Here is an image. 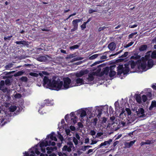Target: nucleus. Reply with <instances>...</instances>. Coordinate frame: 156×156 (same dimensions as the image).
<instances>
[{
    "instance_id": "338daca9",
    "label": "nucleus",
    "mask_w": 156,
    "mask_h": 156,
    "mask_svg": "<svg viewBox=\"0 0 156 156\" xmlns=\"http://www.w3.org/2000/svg\"><path fill=\"white\" fill-rule=\"evenodd\" d=\"M114 105H115V109H117V108L118 107V106H119V105L118 102H115V103Z\"/></svg>"
},
{
    "instance_id": "bb28decb",
    "label": "nucleus",
    "mask_w": 156,
    "mask_h": 156,
    "mask_svg": "<svg viewBox=\"0 0 156 156\" xmlns=\"http://www.w3.org/2000/svg\"><path fill=\"white\" fill-rule=\"evenodd\" d=\"M140 57L141 56L140 55H137L135 56H132L131 57V58L136 60L139 59L138 60H139L140 59Z\"/></svg>"
},
{
    "instance_id": "4c0bfd02",
    "label": "nucleus",
    "mask_w": 156,
    "mask_h": 156,
    "mask_svg": "<svg viewBox=\"0 0 156 156\" xmlns=\"http://www.w3.org/2000/svg\"><path fill=\"white\" fill-rule=\"evenodd\" d=\"M13 66V64L12 63L9 64L5 66V68L7 69L12 67Z\"/></svg>"
},
{
    "instance_id": "69168bd1",
    "label": "nucleus",
    "mask_w": 156,
    "mask_h": 156,
    "mask_svg": "<svg viewBox=\"0 0 156 156\" xmlns=\"http://www.w3.org/2000/svg\"><path fill=\"white\" fill-rule=\"evenodd\" d=\"M96 11L95 10H93V9H89V13H90V14L92 13H93V12H94Z\"/></svg>"
},
{
    "instance_id": "c03bdc74",
    "label": "nucleus",
    "mask_w": 156,
    "mask_h": 156,
    "mask_svg": "<svg viewBox=\"0 0 156 156\" xmlns=\"http://www.w3.org/2000/svg\"><path fill=\"white\" fill-rule=\"evenodd\" d=\"M128 55V52H126L123 55H122L120 57L122 58L126 57Z\"/></svg>"
},
{
    "instance_id": "39448f33",
    "label": "nucleus",
    "mask_w": 156,
    "mask_h": 156,
    "mask_svg": "<svg viewBox=\"0 0 156 156\" xmlns=\"http://www.w3.org/2000/svg\"><path fill=\"white\" fill-rule=\"evenodd\" d=\"M81 20L76 19L73 20L72 21V24L73 27L71 30V32H74L77 30L78 28V23L81 21Z\"/></svg>"
},
{
    "instance_id": "864d4df0",
    "label": "nucleus",
    "mask_w": 156,
    "mask_h": 156,
    "mask_svg": "<svg viewBox=\"0 0 156 156\" xmlns=\"http://www.w3.org/2000/svg\"><path fill=\"white\" fill-rule=\"evenodd\" d=\"M151 105L153 107H156V101H152Z\"/></svg>"
},
{
    "instance_id": "f3484780",
    "label": "nucleus",
    "mask_w": 156,
    "mask_h": 156,
    "mask_svg": "<svg viewBox=\"0 0 156 156\" xmlns=\"http://www.w3.org/2000/svg\"><path fill=\"white\" fill-rule=\"evenodd\" d=\"M75 82L76 84H80L81 85L84 84V81L82 78H78L76 79Z\"/></svg>"
},
{
    "instance_id": "052dcab7",
    "label": "nucleus",
    "mask_w": 156,
    "mask_h": 156,
    "mask_svg": "<svg viewBox=\"0 0 156 156\" xmlns=\"http://www.w3.org/2000/svg\"><path fill=\"white\" fill-rule=\"evenodd\" d=\"M58 137L61 140V141H62L63 140V137L60 134H58Z\"/></svg>"
},
{
    "instance_id": "774afa93",
    "label": "nucleus",
    "mask_w": 156,
    "mask_h": 156,
    "mask_svg": "<svg viewBox=\"0 0 156 156\" xmlns=\"http://www.w3.org/2000/svg\"><path fill=\"white\" fill-rule=\"evenodd\" d=\"M76 138L78 140H80V137L78 133H76L75 135Z\"/></svg>"
},
{
    "instance_id": "de8ad7c7",
    "label": "nucleus",
    "mask_w": 156,
    "mask_h": 156,
    "mask_svg": "<svg viewBox=\"0 0 156 156\" xmlns=\"http://www.w3.org/2000/svg\"><path fill=\"white\" fill-rule=\"evenodd\" d=\"M126 110L128 115H130L131 114V112L129 108H126Z\"/></svg>"
},
{
    "instance_id": "423d86ee",
    "label": "nucleus",
    "mask_w": 156,
    "mask_h": 156,
    "mask_svg": "<svg viewBox=\"0 0 156 156\" xmlns=\"http://www.w3.org/2000/svg\"><path fill=\"white\" fill-rule=\"evenodd\" d=\"M102 109L100 107L97 108L94 111H93V113L94 112V115H97L98 118L101 117L102 112Z\"/></svg>"
},
{
    "instance_id": "79ce46f5",
    "label": "nucleus",
    "mask_w": 156,
    "mask_h": 156,
    "mask_svg": "<svg viewBox=\"0 0 156 156\" xmlns=\"http://www.w3.org/2000/svg\"><path fill=\"white\" fill-rule=\"evenodd\" d=\"M86 23L84 22L81 26V28L82 30H83L86 28Z\"/></svg>"
},
{
    "instance_id": "0eeeda50",
    "label": "nucleus",
    "mask_w": 156,
    "mask_h": 156,
    "mask_svg": "<svg viewBox=\"0 0 156 156\" xmlns=\"http://www.w3.org/2000/svg\"><path fill=\"white\" fill-rule=\"evenodd\" d=\"M112 140L110 139L108 141H105L104 142L102 143L98 146V148H99L103 146H109L112 142Z\"/></svg>"
},
{
    "instance_id": "a18cd8bd",
    "label": "nucleus",
    "mask_w": 156,
    "mask_h": 156,
    "mask_svg": "<svg viewBox=\"0 0 156 156\" xmlns=\"http://www.w3.org/2000/svg\"><path fill=\"white\" fill-rule=\"evenodd\" d=\"M21 80L23 81L27 82V78L26 77L22 76L21 78Z\"/></svg>"
},
{
    "instance_id": "473e14b6",
    "label": "nucleus",
    "mask_w": 156,
    "mask_h": 156,
    "mask_svg": "<svg viewBox=\"0 0 156 156\" xmlns=\"http://www.w3.org/2000/svg\"><path fill=\"white\" fill-rule=\"evenodd\" d=\"M98 55L97 54L94 55L89 58V59L90 60H93L94 59L98 57Z\"/></svg>"
},
{
    "instance_id": "6e6552de",
    "label": "nucleus",
    "mask_w": 156,
    "mask_h": 156,
    "mask_svg": "<svg viewBox=\"0 0 156 156\" xmlns=\"http://www.w3.org/2000/svg\"><path fill=\"white\" fill-rule=\"evenodd\" d=\"M15 43L17 44L22 45V46H26L28 47L29 45L28 42V41L23 40L20 41H16Z\"/></svg>"
},
{
    "instance_id": "cd10ccee",
    "label": "nucleus",
    "mask_w": 156,
    "mask_h": 156,
    "mask_svg": "<svg viewBox=\"0 0 156 156\" xmlns=\"http://www.w3.org/2000/svg\"><path fill=\"white\" fill-rule=\"evenodd\" d=\"M87 114L86 111L84 110L82 111L80 115V116L81 118L84 117Z\"/></svg>"
},
{
    "instance_id": "aec40b11",
    "label": "nucleus",
    "mask_w": 156,
    "mask_h": 156,
    "mask_svg": "<svg viewBox=\"0 0 156 156\" xmlns=\"http://www.w3.org/2000/svg\"><path fill=\"white\" fill-rule=\"evenodd\" d=\"M116 74V72L112 70V68L110 67V71L109 72V76L110 77H112L114 76Z\"/></svg>"
},
{
    "instance_id": "680f3d73",
    "label": "nucleus",
    "mask_w": 156,
    "mask_h": 156,
    "mask_svg": "<svg viewBox=\"0 0 156 156\" xmlns=\"http://www.w3.org/2000/svg\"><path fill=\"white\" fill-rule=\"evenodd\" d=\"M137 26V25L136 24H135L133 25H129V27L131 28H134L136 27Z\"/></svg>"
},
{
    "instance_id": "c85d7f7f",
    "label": "nucleus",
    "mask_w": 156,
    "mask_h": 156,
    "mask_svg": "<svg viewBox=\"0 0 156 156\" xmlns=\"http://www.w3.org/2000/svg\"><path fill=\"white\" fill-rule=\"evenodd\" d=\"M17 107L16 106H11L9 108V110L11 112H13L16 110Z\"/></svg>"
},
{
    "instance_id": "c9c22d12",
    "label": "nucleus",
    "mask_w": 156,
    "mask_h": 156,
    "mask_svg": "<svg viewBox=\"0 0 156 156\" xmlns=\"http://www.w3.org/2000/svg\"><path fill=\"white\" fill-rule=\"evenodd\" d=\"M142 101L144 102H145L147 100V98L146 95H143L142 96Z\"/></svg>"
},
{
    "instance_id": "6e6d98bb",
    "label": "nucleus",
    "mask_w": 156,
    "mask_h": 156,
    "mask_svg": "<svg viewBox=\"0 0 156 156\" xmlns=\"http://www.w3.org/2000/svg\"><path fill=\"white\" fill-rule=\"evenodd\" d=\"M138 112L139 113H140L141 114H143L144 112V110L143 108H140V109L138 110Z\"/></svg>"
},
{
    "instance_id": "09e8293b",
    "label": "nucleus",
    "mask_w": 156,
    "mask_h": 156,
    "mask_svg": "<svg viewBox=\"0 0 156 156\" xmlns=\"http://www.w3.org/2000/svg\"><path fill=\"white\" fill-rule=\"evenodd\" d=\"M23 73L22 71H19L16 73V76H21L23 74Z\"/></svg>"
},
{
    "instance_id": "37998d69",
    "label": "nucleus",
    "mask_w": 156,
    "mask_h": 156,
    "mask_svg": "<svg viewBox=\"0 0 156 156\" xmlns=\"http://www.w3.org/2000/svg\"><path fill=\"white\" fill-rule=\"evenodd\" d=\"M5 83L6 85H10V80L8 79H6L5 80Z\"/></svg>"
},
{
    "instance_id": "8fccbe9b",
    "label": "nucleus",
    "mask_w": 156,
    "mask_h": 156,
    "mask_svg": "<svg viewBox=\"0 0 156 156\" xmlns=\"http://www.w3.org/2000/svg\"><path fill=\"white\" fill-rule=\"evenodd\" d=\"M102 62V61H98L94 63L92 65V66H95V65L99 64Z\"/></svg>"
},
{
    "instance_id": "c756f323",
    "label": "nucleus",
    "mask_w": 156,
    "mask_h": 156,
    "mask_svg": "<svg viewBox=\"0 0 156 156\" xmlns=\"http://www.w3.org/2000/svg\"><path fill=\"white\" fill-rule=\"evenodd\" d=\"M5 84V82L4 80H1L0 82V90H2L3 89V86Z\"/></svg>"
},
{
    "instance_id": "f8f14e48",
    "label": "nucleus",
    "mask_w": 156,
    "mask_h": 156,
    "mask_svg": "<svg viewBox=\"0 0 156 156\" xmlns=\"http://www.w3.org/2000/svg\"><path fill=\"white\" fill-rule=\"evenodd\" d=\"M55 134V133L53 132H52L50 135H48L47 137L48 138L50 137V139L51 140H54L55 141H57V139L56 136H54Z\"/></svg>"
},
{
    "instance_id": "4d7b16f0",
    "label": "nucleus",
    "mask_w": 156,
    "mask_h": 156,
    "mask_svg": "<svg viewBox=\"0 0 156 156\" xmlns=\"http://www.w3.org/2000/svg\"><path fill=\"white\" fill-rule=\"evenodd\" d=\"M30 75H31V76L35 77H37L38 76L37 74L34 73H30Z\"/></svg>"
},
{
    "instance_id": "e433bc0d",
    "label": "nucleus",
    "mask_w": 156,
    "mask_h": 156,
    "mask_svg": "<svg viewBox=\"0 0 156 156\" xmlns=\"http://www.w3.org/2000/svg\"><path fill=\"white\" fill-rule=\"evenodd\" d=\"M134 42L133 41H131V42L129 43L128 44H127L125 46H124V47L125 48H127L131 46H132Z\"/></svg>"
},
{
    "instance_id": "49530a36",
    "label": "nucleus",
    "mask_w": 156,
    "mask_h": 156,
    "mask_svg": "<svg viewBox=\"0 0 156 156\" xmlns=\"http://www.w3.org/2000/svg\"><path fill=\"white\" fill-rule=\"evenodd\" d=\"M12 37V36H8L7 37H4V39L5 41H9L11 40V38Z\"/></svg>"
},
{
    "instance_id": "b1692460",
    "label": "nucleus",
    "mask_w": 156,
    "mask_h": 156,
    "mask_svg": "<svg viewBox=\"0 0 156 156\" xmlns=\"http://www.w3.org/2000/svg\"><path fill=\"white\" fill-rule=\"evenodd\" d=\"M63 150L64 151H67L68 152H70L72 150L70 148L68 147L67 145H64L63 148Z\"/></svg>"
},
{
    "instance_id": "e2e57ef3",
    "label": "nucleus",
    "mask_w": 156,
    "mask_h": 156,
    "mask_svg": "<svg viewBox=\"0 0 156 156\" xmlns=\"http://www.w3.org/2000/svg\"><path fill=\"white\" fill-rule=\"evenodd\" d=\"M82 58L80 57H76L73 59V61H76L81 60Z\"/></svg>"
},
{
    "instance_id": "0e129e2a",
    "label": "nucleus",
    "mask_w": 156,
    "mask_h": 156,
    "mask_svg": "<svg viewBox=\"0 0 156 156\" xmlns=\"http://www.w3.org/2000/svg\"><path fill=\"white\" fill-rule=\"evenodd\" d=\"M105 27H99L98 29V31L99 32H100V31H101L102 30H104V29H105Z\"/></svg>"
},
{
    "instance_id": "4be33fe9",
    "label": "nucleus",
    "mask_w": 156,
    "mask_h": 156,
    "mask_svg": "<svg viewBox=\"0 0 156 156\" xmlns=\"http://www.w3.org/2000/svg\"><path fill=\"white\" fill-rule=\"evenodd\" d=\"M97 121V118H95L94 119H91V122L92 125L94 126H96Z\"/></svg>"
},
{
    "instance_id": "7c9ffc66",
    "label": "nucleus",
    "mask_w": 156,
    "mask_h": 156,
    "mask_svg": "<svg viewBox=\"0 0 156 156\" xmlns=\"http://www.w3.org/2000/svg\"><path fill=\"white\" fill-rule=\"evenodd\" d=\"M151 57L153 59L156 58V51H154L152 52L151 55Z\"/></svg>"
},
{
    "instance_id": "dca6fc26",
    "label": "nucleus",
    "mask_w": 156,
    "mask_h": 156,
    "mask_svg": "<svg viewBox=\"0 0 156 156\" xmlns=\"http://www.w3.org/2000/svg\"><path fill=\"white\" fill-rule=\"evenodd\" d=\"M94 74V73H90L88 74V77L87 78L88 81L91 82L94 80V77L93 76Z\"/></svg>"
},
{
    "instance_id": "2eb2a0df",
    "label": "nucleus",
    "mask_w": 156,
    "mask_h": 156,
    "mask_svg": "<svg viewBox=\"0 0 156 156\" xmlns=\"http://www.w3.org/2000/svg\"><path fill=\"white\" fill-rule=\"evenodd\" d=\"M135 142V140L130 141L129 142H126L125 144V148H129L132 146Z\"/></svg>"
},
{
    "instance_id": "5fc2aeb1",
    "label": "nucleus",
    "mask_w": 156,
    "mask_h": 156,
    "mask_svg": "<svg viewBox=\"0 0 156 156\" xmlns=\"http://www.w3.org/2000/svg\"><path fill=\"white\" fill-rule=\"evenodd\" d=\"M78 125L80 128H82L83 127V124L81 122H78Z\"/></svg>"
},
{
    "instance_id": "ddd939ff",
    "label": "nucleus",
    "mask_w": 156,
    "mask_h": 156,
    "mask_svg": "<svg viewBox=\"0 0 156 156\" xmlns=\"http://www.w3.org/2000/svg\"><path fill=\"white\" fill-rule=\"evenodd\" d=\"M150 57L148 59L147 61V66L149 68H151L153 66V61L152 59H149Z\"/></svg>"
},
{
    "instance_id": "6ab92c4d",
    "label": "nucleus",
    "mask_w": 156,
    "mask_h": 156,
    "mask_svg": "<svg viewBox=\"0 0 156 156\" xmlns=\"http://www.w3.org/2000/svg\"><path fill=\"white\" fill-rule=\"evenodd\" d=\"M147 48V45L144 44L140 46L139 48V50L140 51H144L146 50Z\"/></svg>"
},
{
    "instance_id": "393cba45",
    "label": "nucleus",
    "mask_w": 156,
    "mask_h": 156,
    "mask_svg": "<svg viewBox=\"0 0 156 156\" xmlns=\"http://www.w3.org/2000/svg\"><path fill=\"white\" fill-rule=\"evenodd\" d=\"M109 70L110 71V68L109 69L108 67H106L104 69L103 71L105 74L108 75Z\"/></svg>"
},
{
    "instance_id": "ea45409f",
    "label": "nucleus",
    "mask_w": 156,
    "mask_h": 156,
    "mask_svg": "<svg viewBox=\"0 0 156 156\" xmlns=\"http://www.w3.org/2000/svg\"><path fill=\"white\" fill-rule=\"evenodd\" d=\"M109 111L110 114L111 115L113 114L114 111L113 108L111 106H110L109 107Z\"/></svg>"
},
{
    "instance_id": "a878e982",
    "label": "nucleus",
    "mask_w": 156,
    "mask_h": 156,
    "mask_svg": "<svg viewBox=\"0 0 156 156\" xmlns=\"http://www.w3.org/2000/svg\"><path fill=\"white\" fill-rule=\"evenodd\" d=\"M102 109V111L104 112L105 113H108V106H104V107H100Z\"/></svg>"
},
{
    "instance_id": "f704fd0d",
    "label": "nucleus",
    "mask_w": 156,
    "mask_h": 156,
    "mask_svg": "<svg viewBox=\"0 0 156 156\" xmlns=\"http://www.w3.org/2000/svg\"><path fill=\"white\" fill-rule=\"evenodd\" d=\"M48 146H50L51 145L52 146H55V142L53 141L51 142V140L48 141Z\"/></svg>"
},
{
    "instance_id": "412c9836",
    "label": "nucleus",
    "mask_w": 156,
    "mask_h": 156,
    "mask_svg": "<svg viewBox=\"0 0 156 156\" xmlns=\"http://www.w3.org/2000/svg\"><path fill=\"white\" fill-rule=\"evenodd\" d=\"M136 100L137 102L140 104L141 102V98L140 94H136L135 96Z\"/></svg>"
},
{
    "instance_id": "5701e85b",
    "label": "nucleus",
    "mask_w": 156,
    "mask_h": 156,
    "mask_svg": "<svg viewBox=\"0 0 156 156\" xmlns=\"http://www.w3.org/2000/svg\"><path fill=\"white\" fill-rule=\"evenodd\" d=\"M44 101V104L47 106H50L52 105L51 103V101L49 100V99H46Z\"/></svg>"
},
{
    "instance_id": "9d476101",
    "label": "nucleus",
    "mask_w": 156,
    "mask_h": 156,
    "mask_svg": "<svg viewBox=\"0 0 156 156\" xmlns=\"http://www.w3.org/2000/svg\"><path fill=\"white\" fill-rule=\"evenodd\" d=\"M43 81L44 85L47 84L48 87H50V85L49 84L51 83L52 81L51 80L49 79L48 77L46 76H44L43 79Z\"/></svg>"
},
{
    "instance_id": "72a5a7b5",
    "label": "nucleus",
    "mask_w": 156,
    "mask_h": 156,
    "mask_svg": "<svg viewBox=\"0 0 156 156\" xmlns=\"http://www.w3.org/2000/svg\"><path fill=\"white\" fill-rule=\"evenodd\" d=\"M46 150H48L47 153L49 154L51 153V151H50V150H51L52 151H53V147H48L46 148Z\"/></svg>"
},
{
    "instance_id": "a211bd4d",
    "label": "nucleus",
    "mask_w": 156,
    "mask_h": 156,
    "mask_svg": "<svg viewBox=\"0 0 156 156\" xmlns=\"http://www.w3.org/2000/svg\"><path fill=\"white\" fill-rule=\"evenodd\" d=\"M48 145V141L45 140L41 142L39 145L41 147H42L44 146L47 147Z\"/></svg>"
},
{
    "instance_id": "603ef678",
    "label": "nucleus",
    "mask_w": 156,
    "mask_h": 156,
    "mask_svg": "<svg viewBox=\"0 0 156 156\" xmlns=\"http://www.w3.org/2000/svg\"><path fill=\"white\" fill-rule=\"evenodd\" d=\"M76 12L73 13V14H71L67 18L66 20H68V19H69L71 17L75 16L76 15Z\"/></svg>"
},
{
    "instance_id": "1a4fd4ad",
    "label": "nucleus",
    "mask_w": 156,
    "mask_h": 156,
    "mask_svg": "<svg viewBox=\"0 0 156 156\" xmlns=\"http://www.w3.org/2000/svg\"><path fill=\"white\" fill-rule=\"evenodd\" d=\"M30 152L31 154L30 155V156H35V153L37 155H39L40 153L37 148L34 147H33L31 148V150L30 151Z\"/></svg>"
},
{
    "instance_id": "13d9d810",
    "label": "nucleus",
    "mask_w": 156,
    "mask_h": 156,
    "mask_svg": "<svg viewBox=\"0 0 156 156\" xmlns=\"http://www.w3.org/2000/svg\"><path fill=\"white\" fill-rule=\"evenodd\" d=\"M122 50H120V51H119L118 52H117L116 53H115V54L111 55L110 56H113L115 55H117L121 53L122 52Z\"/></svg>"
},
{
    "instance_id": "4468645a",
    "label": "nucleus",
    "mask_w": 156,
    "mask_h": 156,
    "mask_svg": "<svg viewBox=\"0 0 156 156\" xmlns=\"http://www.w3.org/2000/svg\"><path fill=\"white\" fill-rule=\"evenodd\" d=\"M108 48L111 51H113L115 48V44L114 42L110 43L108 45Z\"/></svg>"
},
{
    "instance_id": "58836bf2",
    "label": "nucleus",
    "mask_w": 156,
    "mask_h": 156,
    "mask_svg": "<svg viewBox=\"0 0 156 156\" xmlns=\"http://www.w3.org/2000/svg\"><path fill=\"white\" fill-rule=\"evenodd\" d=\"M73 141L74 143V144L76 145H77L78 144V140L75 137H73Z\"/></svg>"
},
{
    "instance_id": "f03ea898",
    "label": "nucleus",
    "mask_w": 156,
    "mask_h": 156,
    "mask_svg": "<svg viewBox=\"0 0 156 156\" xmlns=\"http://www.w3.org/2000/svg\"><path fill=\"white\" fill-rule=\"evenodd\" d=\"M52 79L51 83L49 84L50 87L52 88V90L57 91L61 89L63 84V81H61L58 78L56 79L55 76L53 77Z\"/></svg>"
},
{
    "instance_id": "2f4dec72",
    "label": "nucleus",
    "mask_w": 156,
    "mask_h": 156,
    "mask_svg": "<svg viewBox=\"0 0 156 156\" xmlns=\"http://www.w3.org/2000/svg\"><path fill=\"white\" fill-rule=\"evenodd\" d=\"M79 47V46L77 44H76L71 46L70 47V49L71 50H74L78 48Z\"/></svg>"
},
{
    "instance_id": "20e7f679",
    "label": "nucleus",
    "mask_w": 156,
    "mask_h": 156,
    "mask_svg": "<svg viewBox=\"0 0 156 156\" xmlns=\"http://www.w3.org/2000/svg\"><path fill=\"white\" fill-rule=\"evenodd\" d=\"M63 85L64 89H67L69 88L72 87L73 86H70V84L71 83V80L68 77H64L63 79Z\"/></svg>"
},
{
    "instance_id": "a19ab883",
    "label": "nucleus",
    "mask_w": 156,
    "mask_h": 156,
    "mask_svg": "<svg viewBox=\"0 0 156 156\" xmlns=\"http://www.w3.org/2000/svg\"><path fill=\"white\" fill-rule=\"evenodd\" d=\"M67 144L69 145V148H70L71 149V148L73 147V143L71 141L68 142L67 143Z\"/></svg>"
},
{
    "instance_id": "9b49d317",
    "label": "nucleus",
    "mask_w": 156,
    "mask_h": 156,
    "mask_svg": "<svg viewBox=\"0 0 156 156\" xmlns=\"http://www.w3.org/2000/svg\"><path fill=\"white\" fill-rule=\"evenodd\" d=\"M88 71L85 70L84 71H81L79 73H77L75 76L77 77H80L84 74H87L88 73Z\"/></svg>"
},
{
    "instance_id": "f257e3e1",
    "label": "nucleus",
    "mask_w": 156,
    "mask_h": 156,
    "mask_svg": "<svg viewBox=\"0 0 156 156\" xmlns=\"http://www.w3.org/2000/svg\"><path fill=\"white\" fill-rule=\"evenodd\" d=\"M149 58V56L146 55L144 57H142L141 59L138 60L136 62L131 60L127 63L129 64V65H130L131 68L132 69L134 68L136 66L138 70L141 69L143 70L146 68L147 61Z\"/></svg>"
},
{
    "instance_id": "bf43d9fd",
    "label": "nucleus",
    "mask_w": 156,
    "mask_h": 156,
    "mask_svg": "<svg viewBox=\"0 0 156 156\" xmlns=\"http://www.w3.org/2000/svg\"><path fill=\"white\" fill-rule=\"evenodd\" d=\"M48 74V73L47 72L44 71H42V73H39V75L41 76L43 75V74L44 75H47Z\"/></svg>"
},
{
    "instance_id": "3c124183",
    "label": "nucleus",
    "mask_w": 156,
    "mask_h": 156,
    "mask_svg": "<svg viewBox=\"0 0 156 156\" xmlns=\"http://www.w3.org/2000/svg\"><path fill=\"white\" fill-rule=\"evenodd\" d=\"M45 58V57L44 56H41L39 57L38 58V61L41 62L43 61L44 60Z\"/></svg>"
},
{
    "instance_id": "7ed1b4c3",
    "label": "nucleus",
    "mask_w": 156,
    "mask_h": 156,
    "mask_svg": "<svg viewBox=\"0 0 156 156\" xmlns=\"http://www.w3.org/2000/svg\"><path fill=\"white\" fill-rule=\"evenodd\" d=\"M117 75H120L122 73L125 75L128 73L129 71V64L126 63L124 64V67H123V65H120L117 68Z\"/></svg>"
}]
</instances>
